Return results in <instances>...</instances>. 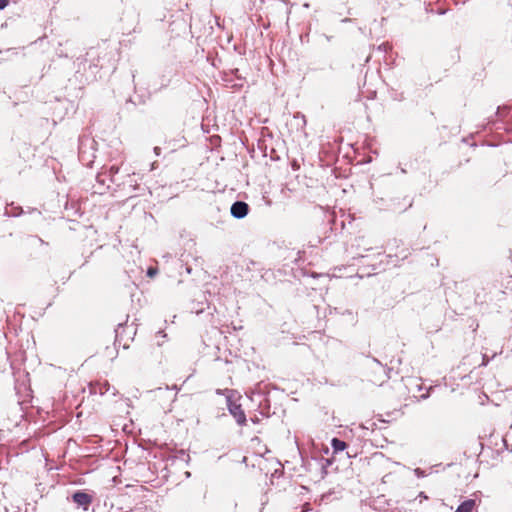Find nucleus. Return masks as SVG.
Masks as SVG:
<instances>
[{
  "instance_id": "nucleus-1",
  "label": "nucleus",
  "mask_w": 512,
  "mask_h": 512,
  "mask_svg": "<svg viewBox=\"0 0 512 512\" xmlns=\"http://www.w3.org/2000/svg\"><path fill=\"white\" fill-rule=\"evenodd\" d=\"M95 144L94 139L88 136L79 139V159L86 166H90L94 162Z\"/></svg>"
},
{
  "instance_id": "nucleus-2",
  "label": "nucleus",
  "mask_w": 512,
  "mask_h": 512,
  "mask_svg": "<svg viewBox=\"0 0 512 512\" xmlns=\"http://www.w3.org/2000/svg\"><path fill=\"white\" fill-rule=\"evenodd\" d=\"M226 400H227V408H228L230 414L235 418L237 424H239L240 426L245 425L247 419H246V415H245L244 410L242 409L241 404L233 401L230 395H228L226 397Z\"/></svg>"
},
{
  "instance_id": "nucleus-3",
  "label": "nucleus",
  "mask_w": 512,
  "mask_h": 512,
  "mask_svg": "<svg viewBox=\"0 0 512 512\" xmlns=\"http://www.w3.org/2000/svg\"><path fill=\"white\" fill-rule=\"evenodd\" d=\"M230 212L234 218L242 219L248 214L249 205L243 201H236L232 204Z\"/></svg>"
},
{
  "instance_id": "nucleus-4",
  "label": "nucleus",
  "mask_w": 512,
  "mask_h": 512,
  "mask_svg": "<svg viewBox=\"0 0 512 512\" xmlns=\"http://www.w3.org/2000/svg\"><path fill=\"white\" fill-rule=\"evenodd\" d=\"M72 499L73 501L78 505V506H81L83 507L84 509H87L88 506L91 504L92 502V497L91 495L85 493V492H82V491H77L75 492L73 495H72Z\"/></svg>"
},
{
  "instance_id": "nucleus-5",
  "label": "nucleus",
  "mask_w": 512,
  "mask_h": 512,
  "mask_svg": "<svg viewBox=\"0 0 512 512\" xmlns=\"http://www.w3.org/2000/svg\"><path fill=\"white\" fill-rule=\"evenodd\" d=\"M331 446L333 448L334 453H338V452L345 450L347 447V444H346V442H344L338 438H333L331 440Z\"/></svg>"
},
{
  "instance_id": "nucleus-6",
  "label": "nucleus",
  "mask_w": 512,
  "mask_h": 512,
  "mask_svg": "<svg viewBox=\"0 0 512 512\" xmlns=\"http://www.w3.org/2000/svg\"><path fill=\"white\" fill-rule=\"evenodd\" d=\"M474 505V500H466L458 506L455 512H472Z\"/></svg>"
},
{
  "instance_id": "nucleus-7",
  "label": "nucleus",
  "mask_w": 512,
  "mask_h": 512,
  "mask_svg": "<svg viewBox=\"0 0 512 512\" xmlns=\"http://www.w3.org/2000/svg\"><path fill=\"white\" fill-rule=\"evenodd\" d=\"M119 172L118 166H111L108 170L109 176L111 177V181H113L112 177L115 176Z\"/></svg>"
},
{
  "instance_id": "nucleus-8",
  "label": "nucleus",
  "mask_w": 512,
  "mask_h": 512,
  "mask_svg": "<svg viewBox=\"0 0 512 512\" xmlns=\"http://www.w3.org/2000/svg\"><path fill=\"white\" fill-rule=\"evenodd\" d=\"M157 273V270L154 268H149L147 271L148 276L152 277Z\"/></svg>"
},
{
  "instance_id": "nucleus-9",
  "label": "nucleus",
  "mask_w": 512,
  "mask_h": 512,
  "mask_svg": "<svg viewBox=\"0 0 512 512\" xmlns=\"http://www.w3.org/2000/svg\"><path fill=\"white\" fill-rule=\"evenodd\" d=\"M8 5V0H0V10L4 9Z\"/></svg>"
},
{
  "instance_id": "nucleus-10",
  "label": "nucleus",
  "mask_w": 512,
  "mask_h": 512,
  "mask_svg": "<svg viewBox=\"0 0 512 512\" xmlns=\"http://www.w3.org/2000/svg\"><path fill=\"white\" fill-rule=\"evenodd\" d=\"M415 473H416L418 476H423V475H424L423 471H421L419 468H417V469L415 470Z\"/></svg>"
},
{
  "instance_id": "nucleus-11",
  "label": "nucleus",
  "mask_w": 512,
  "mask_h": 512,
  "mask_svg": "<svg viewBox=\"0 0 512 512\" xmlns=\"http://www.w3.org/2000/svg\"><path fill=\"white\" fill-rule=\"evenodd\" d=\"M373 361L379 366L381 370H383V366L377 361V359H373Z\"/></svg>"
},
{
  "instance_id": "nucleus-12",
  "label": "nucleus",
  "mask_w": 512,
  "mask_h": 512,
  "mask_svg": "<svg viewBox=\"0 0 512 512\" xmlns=\"http://www.w3.org/2000/svg\"><path fill=\"white\" fill-rule=\"evenodd\" d=\"M154 152L156 155H159L160 154V148L159 147H155L154 148Z\"/></svg>"
},
{
  "instance_id": "nucleus-13",
  "label": "nucleus",
  "mask_w": 512,
  "mask_h": 512,
  "mask_svg": "<svg viewBox=\"0 0 512 512\" xmlns=\"http://www.w3.org/2000/svg\"><path fill=\"white\" fill-rule=\"evenodd\" d=\"M342 21H343V22H349V21H350V19H349V18H345V19H343Z\"/></svg>"
}]
</instances>
